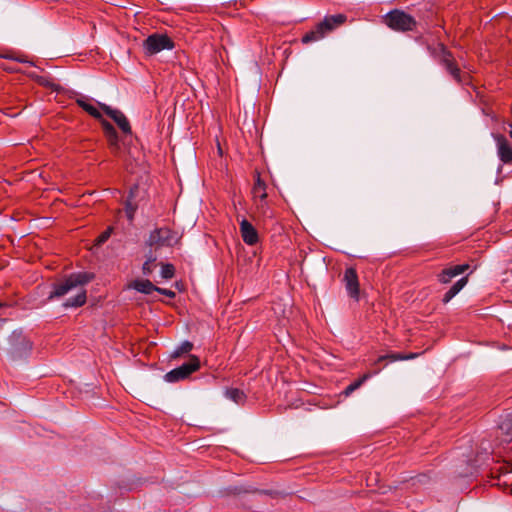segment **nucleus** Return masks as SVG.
<instances>
[{"instance_id":"1","label":"nucleus","mask_w":512,"mask_h":512,"mask_svg":"<svg viewBox=\"0 0 512 512\" xmlns=\"http://www.w3.org/2000/svg\"><path fill=\"white\" fill-rule=\"evenodd\" d=\"M95 275L91 272H77L68 275L62 282L54 284L53 290L48 296L49 300L60 298L76 288H79L77 294L73 298H69L64 303L65 308L80 307L86 303V290L84 285L94 279Z\"/></svg>"},{"instance_id":"2","label":"nucleus","mask_w":512,"mask_h":512,"mask_svg":"<svg viewBox=\"0 0 512 512\" xmlns=\"http://www.w3.org/2000/svg\"><path fill=\"white\" fill-rule=\"evenodd\" d=\"M432 56L446 69L457 83H469V75L460 70L454 56L443 44H437L432 51Z\"/></svg>"},{"instance_id":"3","label":"nucleus","mask_w":512,"mask_h":512,"mask_svg":"<svg viewBox=\"0 0 512 512\" xmlns=\"http://www.w3.org/2000/svg\"><path fill=\"white\" fill-rule=\"evenodd\" d=\"M382 22L397 32L413 31L417 25L414 17L400 9H394L385 14L382 17Z\"/></svg>"},{"instance_id":"4","label":"nucleus","mask_w":512,"mask_h":512,"mask_svg":"<svg viewBox=\"0 0 512 512\" xmlns=\"http://www.w3.org/2000/svg\"><path fill=\"white\" fill-rule=\"evenodd\" d=\"M266 183L261 179L260 173L255 172V182L252 188L253 202L257 212L264 216L271 218L272 211L267 202Z\"/></svg>"},{"instance_id":"5","label":"nucleus","mask_w":512,"mask_h":512,"mask_svg":"<svg viewBox=\"0 0 512 512\" xmlns=\"http://www.w3.org/2000/svg\"><path fill=\"white\" fill-rule=\"evenodd\" d=\"M179 239L180 236L177 232L168 227H162L151 231L147 239V244L156 249L160 247H171L176 245Z\"/></svg>"},{"instance_id":"6","label":"nucleus","mask_w":512,"mask_h":512,"mask_svg":"<svg viewBox=\"0 0 512 512\" xmlns=\"http://www.w3.org/2000/svg\"><path fill=\"white\" fill-rule=\"evenodd\" d=\"M174 48V42L166 34L154 33L143 42V50L146 55H155L163 50Z\"/></svg>"},{"instance_id":"7","label":"nucleus","mask_w":512,"mask_h":512,"mask_svg":"<svg viewBox=\"0 0 512 512\" xmlns=\"http://www.w3.org/2000/svg\"><path fill=\"white\" fill-rule=\"evenodd\" d=\"M199 367V358L191 355L187 363H184L181 366L169 371L165 374L164 378L167 382H178L189 377L193 372L198 370Z\"/></svg>"},{"instance_id":"8","label":"nucleus","mask_w":512,"mask_h":512,"mask_svg":"<svg viewBox=\"0 0 512 512\" xmlns=\"http://www.w3.org/2000/svg\"><path fill=\"white\" fill-rule=\"evenodd\" d=\"M343 282L349 296L355 301L359 300L360 285L358 275L353 267H349L345 270L343 276Z\"/></svg>"},{"instance_id":"9","label":"nucleus","mask_w":512,"mask_h":512,"mask_svg":"<svg viewBox=\"0 0 512 512\" xmlns=\"http://www.w3.org/2000/svg\"><path fill=\"white\" fill-rule=\"evenodd\" d=\"M101 125L104 131V135L107 139L110 151L114 155L119 156L121 154V145L119 142V137L116 129L107 120H102Z\"/></svg>"},{"instance_id":"10","label":"nucleus","mask_w":512,"mask_h":512,"mask_svg":"<svg viewBox=\"0 0 512 512\" xmlns=\"http://www.w3.org/2000/svg\"><path fill=\"white\" fill-rule=\"evenodd\" d=\"M99 107L110 117L112 118L115 123L118 125V127L122 130L125 134L131 133V126L126 118V116L117 109H112L110 106L98 102Z\"/></svg>"},{"instance_id":"11","label":"nucleus","mask_w":512,"mask_h":512,"mask_svg":"<svg viewBox=\"0 0 512 512\" xmlns=\"http://www.w3.org/2000/svg\"><path fill=\"white\" fill-rule=\"evenodd\" d=\"M468 269V264H460L444 268L440 273L437 274V280L442 284H448L454 277L463 274Z\"/></svg>"},{"instance_id":"12","label":"nucleus","mask_w":512,"mask_h":512,"mask_svg":"<svg viewBox=\"0 0 512 512\" xmlns=\"http://www.w3.org/2000/svg\"><path fill=\"white\" fill-rule=\"evenodd\" d=\"M240 234L247 245L253 246L258 243L259 235L256 228L246 219L240 222Z\"/></svg>"},{"instance_id":"13","label":"nucleus","mask_w":512,"mask_h":512,"mask_svg":"<svg viewBox=\"0 0 512 512\" xmlns=\"http://www.w3.org/2000/svg\"><path fill=\"white\" fill-rule=\"evenodd\" d=\"M495 140L497 144V154L500 160L504 163L512 162V146L509 144L508 140L502 135H497Z\"/></svg>"},{"instance_id":"14","label":"nucleus","mask_w":512,"mask_h":512,"mask_svg":"<svg viewBox=\"0 0 512 512\" xmlns=\"http://www.w3.org/2000/svg\"><path fill=\"white\" fill-rule=\"evenodd\" d=\"M347 20L346 15L344 14H336V15H330L326 16L320 24L323 26V29L325 30L326 34H329L337 27L343 25Z\"/></svg>"},{"instance_id":"15","label":"nucleus","mask_w":512,"mask_h":512,"mask_svg":"<svg viewBox=\"0 0 512 512\" xmlns=\"http://www.w3.org/2000/svg\"><path fill=\"white\" fill-rule=\"evenodd\" d=\"M499 437L501 442H512V413L503 418L499 424Z\"/></svg>"},{"instance_id":"16","label":"nucleus","mask_w":512,"mask_h":512,"mask_svg":"<svg viewBox=\"0 0 512 512\" xmlns=\"http://www.w3.org/2000/svg\"><path fill=\"white\" fill-rule=\"evenodd\" d=\"M76 103L79 107H81L85 112H87L90 116L94 117L95 119H98L100 120V122L102 120H104L102 118V114L99 112V110L94 106L92 105L90 102H89V99L86 97V96H79L78 98H76Z\"/></svg>"},{"instance_id":"17","label":"nucleus","mask_w":512,"mask_h":512,"mask_svg":"<svg viewBox=\"0 0 512 512\" xmlns=\"http://www.w3.org/2000/svg\"><path fill=\"white\" fill-rule=\"evenodd\" d=\"M468 277L464 276L455 282L443 296V303L450 302L467 284Z\"/></svg>"},{"instance_id":"18","label":"nucleus","mask_w":512,"mask_h":512,"mask_svg":"<svg viewBox=\"0 0 512 512\" xmlns=\"http://www.w3.org/2000/svg\"><path fill=\"white\" fill-rule=\"evenodd\" d=\"M129 288L135 289L136 291L149 295L157 289L150 280H135L129 284Z\"/></svg>"},{"instance_id":"19","label":"nucleus","mask_w":512,"mask_h":512,"mask_svg":"<svg viewBox=\"0 0 512 512\" xmlns=\"http://www.w3.org/2000/svg\"><path fill=\"white\" fill-rule=\"evenodd\" d=\"M326 35L327 34H326L325 30L323 29V26L319 23L315 26V28L313 30L309 31L302 37V43L308 44V43L316 42V41L323 39Z\"/></svg>"},{"instance_id":"20","label":"nucleus","mask_w":512,"mask_h":512,"mask_svg":"<svg viewBox=\"0 0 512 512\" xmlns=\"http://www.w3.org/2000/svg\"><path fill=\"white\" fill-rule=\"evenodd\" d=\"M19 342L13 346V353L15 357H22L27 355L31 349L32 344L30 341H28L26 338L21 337L20 335L17 336Z\"/></svg>"},{"instance_id":"21","label":"nucleus","mask_w":512,"mask_h":512,"mask_svg":"<svg viewBox=\"0 0 512 512\" xmlns=\"http://www.w3.org/2000/svg\"><path fill=\"white\" fill-rule=\"evenodd\" d=\"M225 395L228 399L232 400L236 404H242L246 398L244 392L237 388L227 389Z\"/></svg>"},{"instance_id":"22","label":"nucleus","mask_w":512,"mask_h":512,"mask_svg":"<svg viewBox=\"0 0 512 512\" xmlns=\"http://www.w3.org/2000/svg\"><path fill=\"white\" fill-rule=\"evenodd\" d=\"M193 349V343L190 341L182 342L171 354V358H178L189 353Z\"/></svg>"},{"instance_id":"23","label":"nucleus","mask_w":512,"mask_h":512,"mask_svg":"<svg viewBox=\"0 0 512 512\" xmlns=\"http://www.w3.org/2000/svg\"><path fill=\"white\" fill-rule=\"evenodd\" d=\"M417 356V354H408V355H404V354H389V355H384V356H380L378 358V362L382 361V360H385V359H389L390 361H398V360H407V359H413Z\"/></svg>"},{"instance_id":"24","label":"nucleus","mask_w":512,"mask_h":512,"mask_svg":"<svg viewBox=\"0 0 512 512\" xmlns=\"http://www.w3.org/2000/svg\"><path fill=\"white\" fill-rule=\"evenodd\" d=\"M368 378H369V374H365L360 379H358L357 381H355V382L351 383L350 385H348L345 388V391H344L345 395L346 396L350 395L353 391L358 389Z\"/></svg>"},{"instance_id":"25","label":"nucleus","mask_w":512,"mask_h":512,"mask_svg":"<svg viewBox=\"0 0 512 512\" xmlns=\"http://www.w3.org/2000/svg\"><path fill=\"white\" fill-rule=\"evenodd\" d=\"M156 261V257L150 254L147 257V260L144 262L142 266V272L144 275H150L154 269V262Z\"/></svg>"},{"instance_id":"26","label":"nucleus","mask_w":512,"mask_h":512,"mask_svg":"<svg viewBox=\"0 0 512 512\" xmlns=\"http://www.w3.org/2000/svg\"><path fill=\"white\" fill-rule=\"evenodd\" d=\"M175 274V268L172 264H163L161 269V276L164 279H171L174 277Z\"/></svg>"},{"instance_id":"27","label":"nucleus","mask_w":512,"mask_h":512,"mask_svg":"<svg viewBox=\"0 0 512 512\" xmlns=\"http://www.w3.org/2000/svg\"><path fill=\"white\" fill-rule=\"evenodd\" d=\"M111 232H112L111 227H109L107 230L102 232L95 240V244L99 246V245H102L103 243H105L111 236Z\"/></svg>"},{"instance_id":"28","label":"nucleus","mask_w":512,"mask_h":512,"mask_svg":"<svg viewBox=\"0 0 512 512\" xmlns=\"http://www.w3.org/2000/svg\"><path fill=\"white\" fill-rule=\"evenodd\" d=\"M156 292L160 293V294H163L169 298H174L175 297V292L172 291V290H169V289H164V288H160V287H157V289L155 290Z\"/></svg>"},{"instance_id":"29","label":"nucleus","mask_w":512,"mask_h":512,"mask_svg":"<svg viewBox=\"0 0 512 512\" xmlns=\"http://www.w3.org/2000/svg\"><path fill=\"white\" fill-rule=\"evenodd\" d=\"M16 54H17V52H15V51H6V52L0 54V58L15 61Z\"/></svg>"},{"instance_id":"30","label":"nucleus","mask_w":512,"mask_h":512,"mask_svg":"<svg viewBox=\"0 0 512 512\" xmlns=\"http://www.w3.org/2000/svg\"><path fill=\"white\" fill-rule=\"evenodd\" d=\"M15 61L19 62V63H30V64H32L24 54H21L19 52H17V54H16Z\"/></svg>"},{"instance_id":"31","label":"nucleus","mask_w":512,"mask_h":512,"mask_svg":"<svg viewBox=\"0 0 512 512\" xmlns=\"http://www.w3.org/2000/svg\"><path fill=\"white\" fill-rule=\"evenodd\" d=\"M0 67L6 71H9V72H15L17 71L15 68L11 67V66H5V65H0Z\"/></svg>"},{"instance_id":"32","label":"nucleus","mask_w":512,"mask_h":512,"mask_svg":"<svg viewBox=\"0 0 512 512\" xmlns=\"http://www.w3.org/2000/svg\"><path fill=\"white\" fill-rule=\"evenodd\" d=\"M128 215L130 218H132V213H133V209L132 208H128Z\"/></svg>"},{"instance_id":"33","label":"nucleus","mask_w":512,"mask_h":512,"mask_svg":"<svg viewBox=\"0 0 512 512\" xmlns=\"http://www.w3.org/2000/svg\"><path fill=\"white\" fill-rule=\"evenodd\" d=\"M509 135H510V137H511V139H512V124H510V131H509Z\"/></svg>"}]
</instances>
